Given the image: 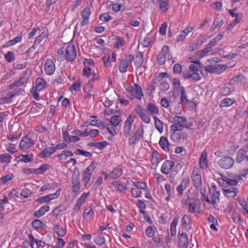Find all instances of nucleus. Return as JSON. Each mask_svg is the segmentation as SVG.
<instances>
[{"mask_svg": "<svg viewBox=\"0 0 248 248\" xmlns=\"http://www.w3.org/2000/svg\"><path fill=\"white\" fill-rule=\"evenodd\" d=\"M219 175L220 177H218V183L221 186L224 194L228 197H235L237 195L238 190L236 188L232 186L237 185V180L233 179L232 177H228L222 173Z\"/></svg>", "mask_w": 248, "mask_h": 248, "instance_id": "1", "label": "nucleus"}, {"mask_svg": "<svg viewBox=\"0 0 248 248\" xmlns=\"http://www.w3.org/2000/svg\"><path fill=\"white\" fill-rule=\"evenodd\" d=\"M127 96L131 99L135 98L141 100L143 96L141 87L137 83H135L134 86L128 85L126 88Z\"/></svg>", "mask_w": 248, "mask_h": 248, "instance_id": "2", "label": "nucleus"}, {"mask_svg": "<svg viewBox=\"0 0 248 248\" xmlns=\"http://www.w3.org/2000/svg\"><path fill=\"white\" fill-rule=\"evenodd\" d=\"M167 59L168 61H171L172 63L174 62L169 46H164L157 55L156 60L158 63L161 65L165 63Z\"/></svg>", "mask_w": 248, "mask_h": 248, "instance_id": "3", "label": "nucleus"}, {"mask_svg": "<svg viewBox=\"0 0 248 248\" xmlns=\"http://www.w3.org/2000/svg\"><path fill=\"white\" fill-rule=\"evenodd\" d=\"M144 129L141 127H139L133 135L129 136L128 143L130 145H134L137 144L139 141L143 139Z\"/></svg>", "mask_w": 248, "mask_h": 248, "instance_id": "4", "label": "nucleus"}, {"mask_svg": "<svg viewBox=\"0 0 248 248\" xmlns=\"http://www.w3.org/2000/svg\"><path fill=\"white\" fill-rule=\"evenodd\" d=\"M79 170L77 168H75L72 177V192L74 193H78L80 188L79 182Z\"/></svg>", "mask_w": 248, "mask_h": 248, "instance_id": "5", "label": "nucleus"}, {"mask_svg": "<svg viewBox=\"0 0 248 248\" xmlns=\"http://www.w3.org/2000/svg\"><path fill=\"white\" fill-rule=\"evenodd\" d=\"M96 167V163L92 162L83 171V182L84 186L86 187L91 179V176Z\"/></svg>", "mask_w": 248, "mask_h": 248, "instance_id": "6", "label": "nucleus"}, {"mask_svg": "<svg viewBox=\"0 0 248 248\" xmlns=\"http://www.w3.org/2000/svg\"><path fill=\"white\" fill-rule=\"evenodd\" d=\"M188 211L189 213L198 215L202 213L201 203L199 200L193 199L189 203Z\"/></svg>", "mask_w": 248, "mask_h": 248, "instance_id": "7", "label": "nucleus"}, {"mask_svg": "<svg viewBox=\"0 0 248 248\" xmlns=\"http://www.w3.org/2000/svg\"><path fill=\"white\" fill-rule=\"evenodd\" d=\"M134 59L132 54H129L125 57L120 62L119 69L121 73H125L127 71L128 67L131 64Z\"/></svg>", "mask_w": 248, "mask_h": 248, "instance_id": "8", "label": "nucleus"}, {"mask_svg": "<svg viewBox=\"0 0 248 248\" xmlns=\"http://www.w3.org/2000/svg\"><path fill=\"white\" fill-rule=\"evenodd\" d=\"M135 111L138 114L141 120L146 124H149L151 121L150 114L140 105H137L135 107Z\"/></svg>", "mask_w": 248, "mask_h": 248, "instance_id": "9", "label": "nucleus"}, {"mask_svg": "<svg viewBox=\"0 0 248 248\" xmlns=\"http://www.w3.org/2000/svg\"><path fill=\"white\" fill-rule=\"evenodd\" d=\"M191 178L194 187L196 189H201V187H202V179L200 170L198 169H194Z\"/></svg>", "mask_w": 248, "mask_h": 248, "instance_id": "10", "label": "nucleus"}, {"mask_svg": "<svg viewBox=\"0 0 248 248\" xmlns=\"http://www.w3.org/2000/svg\"><path fill=\"white\" fill-rule=\"evenodd\" d=\"M135 116L130 114L124 122L123 130V134L126 137L130 135L132 126L135 121Z\"/></svg>", "mask_w": 248, "mask_h": 248, "instance_id": "11", "label": "nucleus"}, {"mask_svg": "<svg viewBox=\"0 0 248 248\" xmlns=\"http://www.w3.org/2000/svg\"><path fill=\"white\" fill-rule=\"evenodd\" d=\"M173 119L174 123H177L179 125H182L183 128L189 129L193 125V123L188 122L186 118L185 117L175 116Z\"/></svg>", "mask_w": 248, "mask_h": 248, "instance_id": "12", "label": "nucleus"}, {"mask_svg": "<svg viewBox=\"0 0 248 248\" xmlns=\"http://www.w3.org/2000/svg\"><path fill=\"white\" fill-rule=\"evenodd\" d=\"M34 144L32 140L30 139L28 136H24L19 142V148L21 151H25L32 147Z\"/></svg>", "mask_w": 248, "mask_h": 248, "instance_id": "13", "label": "nucleus"}, {"mask_svg": "<svg viewBox=\"0 0 248 248\" xmlns=\"http://www.w3.org/2000/svg\"><path fill=\"white\" fill-rule=\"evenodd\" d=\"M65 49L66 60L69 61L74 60L77 57V51L73 45H68Z\"/></svg>", "mask_w": 248, "mask_h": 248, "instance_id": "14", "label": "nucleus"}, {"mask_svg": "<svg viewBox=\"0 0 248 248\" xmlns=\"http://www.w3.org/2000/svg\"><path fill=\"white\" fill-rule=\"evenodd\" d=\"M234 163V161L232 158L227 156L220 159L219 161L218 164L221 168L228 169L233 165Z\"/></svg>", "mask_w": 248, "mask_h": 248, "instance_id": "15", "label": "nucleus"}, {"mask_svg": "<svg viewBox=\"0 0 248 248\" xmlns=\"http://www.w3.org/2000/svg\"><path fill=\"white\" fill-rule=\"evenodd\" d=\"M178 245L179 248H187L189 240L187 235L183 232L178 236Z\"/></svg>", "mask_w": 248, "mask_h": 248, "instance_id": "16", "label": "nucleus"}, {"mask_svg": "<svg viewBox=\"0 0 248 248\" xmlns=\"http://www.w3.org/2000/svg\"><path fill=\"white\" fill-rule=\"evenodd\" d=\"M237 10L236 8L229 10V13L232 17H235V19L231 22V24L228 25L227 29H231L236 24L239 23L241 20V17H239V14L236 13Z\"/></svg>", "mask_w": 248, "mask_h": 248, "instance_id": "17", "label": "nucleus"}, {"mask_svg": "<svg viewBox=\"0 0 248 248\" xmlns=\"http://www.w3.org/2000/svg\"><path fill=\"white\" fill-rule=\"evenodd\" d=\"M44 70L47 75H52L55 70V66L53 62L49 59H46L44 64Z\"/></svg>", "mask_w": 248, "mask_h": 248, "instance_id": "18", "label": "nucleus"}, {"mask_svg": "<svg viewBox=\"0 0 248 248\" xmlns=\"http://www.w3.org/2000/svg\"><path fill=\"white\" fill-rule=\"evenodd\" d=\"M174 166L172 161L166 160L162 164L161 168V171L165 174H169Z\"/></svg>", "mask_w": 248, "mask_h": 248, "instance_id": "19", "label": "nucleus"}, {"mask_svg": "<svg viewBox=\"0 0 248 248\" xmlns=\"http://www.w3.org/2000/svg\"><path fill=\"white\" fill-rule=\"evenodd\" d=\"M217 59L213 58L208 60L205 67V70L210 73H214L217 69Z\"/></svg>", "mask_w": 248, "mask_h": 248, "instance_id": "20", "label": "nucleus"}, {"mask_svg": "<svg viewBox=\"0 0 248 248\" xmlns=\"http://www.w3.org/2000/svg\"><path fill=\"white\" fill-rule=\"evenodd\" d=\"M91 10L88 7H85L81 13L82 19L80 22V25L84 26L89 23L90 16L91 15Z\"/></svg>", "mask_w": 248, "mask_h": 248, "instance_id": "21", "label": "nucleus"}, {"mask_svg": "<svg viewBox=\"0 0 248 248\" xmlns=\"http://www.w3.org/2000/svg\"><path fill=\"white\" fill-rule=\"evenodd\" d=\"M152 2L155 4H159L160 10L165 13L166 12L169 8V0H152Z\"/></svg>", "mask_w": 248, "mask_h": 248, "instance_id": "22", "label": "nucleus"}, {"mask_svg": "<svg viewBox=\"0 0 248 248\" xmlns=\"http://www.w3.org/2000/svg\"><path fill=\"white\" fill-rule=\"evenodd\" d=\"M149 114L154 116L155 115H159V110L157 107L153 103H149L146 107V110Z\"/></svg>", "mask_w": 248, "mask_h": 248, "instance_id": "23", "label": "nucleus"}, {"mask_svg": "<svg viewBox=\"0 0 248 248\" xmlns=\"http://www.w3.org/2000/svg\"><path fill=\"white\" fill-rule=\"evenodd\" d=\"M94 211L92 208L90 206H87L85 208L83 213V217L84 219L91 220L94 216Z\"/></svg>", "mask_w": 248, "mask_h": 248, "instance_id": "24", "label": "nucleus"}, {"mask_svg": "<svg viewBox=\"0 0 248 248\" xmlns=\"http://www.w3.org/2000/svg\"><path fill=\"white\" fill-rule=\"evenodd\" d=\"M28 238L31 241V248H33V244L35 243L36 245L37 248L39 247L44 248L46 245V243L41 240H38L35 239L32 234H29L28 235Z\"/></svg>", "mask_w": 248, "mask_h": 248, "instance_id": "25", "label": "nucleus"}, {"mask_svg": "<svg viewBox=\"0 0 248 248\" xmlns=\"http://www.w3.org/2000/svg\"><path fill=\"white\" fill-rule=\"evenodd\" d=\"M200 166L203 169H206L208 166V160L207 159V153L203 151L202 152L200 159Z\"/></svg>", "mask_w": 248, "mask_h": 248, "instance_id": "26", "label": "nucleus"}, {"mask_svg": "<svg viewBox=\"0 0 248 248\" xmlns=\"http://www.w3.org/2000/svg\"><path fill=\"white\" fill-rule=\"evenodd\" d=\"M27 82V78L26 77L22 76L19 79L9 85V89H12L14 87H19L23 85Z\"/></svg>", "mask_w": 248, "mask_h": 248, "instance_id": "27", "label": "nucleus"}, {"mask_svg": "<svg viewBox=\"0 0 248 248\" xmlns=\"http://www.w3.org/2000/svg\"><path fill=\"white\" fill-rule=\"evenodd\" d=\"M55 152V149H54V147H46L42 151L39 155V156L41 157H47L50 156Z\"/></svg>", "mask_w": 248, "mask_h": 248, "instance_id": "28", "label": "nucleus"}, {"mask_svg": "<svg viewBox=\"0 0 248 248\" xmlns=\"http://www.w3.org/2000/svg\"><path fill=\"white\" fill-rule=\"evenodd\" d=\"M216 186L213 184L209 189V194H210V198L211 199L212 203L213 205L216 204V199H217V191H216Z\"/></svg>", "mask_w": 248, "mask_h": 248, "instance_id": "29", "label": "nucleus"}, {"mask_svg": "<svg viewBox=\"0 0 248 248\" xmlns=\"http://www.w3.org/2000/svg\"><path fill=\"white\" fill-rule=\"evenodd\" d=\"M49 209L50 207L48 205L42 206L38 210L34 212V215L37 217H39L44 215L46 212H48L49 210Z\"/></svg>", "mask_w": 248, "mask_h": 248, "instance_id": "30", "label": "nucleus"}, {"mask_svg": "<svg viewBox=\"0 0 248 248\" xmlns=\"http://www.w3.org/2000/svg\"><path fill=\"white\" fill-rule=\"evenodd\" d=\"M179 221V217H175L170 223V233L172 236H174L176 233V226L177 225Z\"/></svg>", "mask_w": 248, "mask_h": 248, "instance_id": "31", "label": "nucleus"}, {"mask_svg": "<svg viewBox=\"0 0 248 248\" xmlns=\"http://www.w3.org/2000/svg\"><path fill=\"white\" fill-rule=\"evenodd\" d=\"M190 219L187 215H185L182 218V225L186 231H188L191 229L190 225Z\"/></svg>", "mask_w": 248, "mask_h": 248, "instance_id": "32", "label": "nucleus"}, {"mask_svg": "<svg viewBox=\"0 0 248 248\" xmlns=\"http://www.w3.org/2000/svg\"><path fill=\"white\" fill-rule=\"evenodd\" d=\"M121 121L120 115H115L109 119L110 125L113 127L117 126Z\"/></svg>", "mask_w": 248, "mask_h": 248, "instance_id": "33", "label": "nucleus"}, {"mask_svg": "<svg viewBox=\"0 0 248 248\" xmlns=\"http://www.w3.org/2000/svg\"><path fill=\"white\" fill-rule=\"evenodd\" d=\"M153 118L155 120V128L160 133H162L164 130L163 123L156 116H154Z\"/></svg>", "mask_w": 248, "mask_h": 248, "instance_id": "34", "label": "nucleus"}, {"mask_svg": "<svg viewBox=\"0 0 248 248\" xmlns=\"http://www.w3.org/2000/svg\"><path fill=\"white\" fill-rule=\"evenodd\" d=\"M49 169V165L47 164L41 165L39 168L35 169L34 172L36 174H41L44 173L46 170Z\"/></svg>", "mask_w": 248, "mask_h": 248, "instance_id": "35", "label": "nucleus"}, {"mask_svg": "<svg viewBox=\"0 0 248 248\" xmlns=\"http://www.w3.org/2000/svg\"><path fill=\"white\" fill-rule=\"evenodd\" d=\"M181 102L182 105H186L188 103V99L186 92L184 87H181V94L180 96Z\"/></svg>", "mask_w": 248, "mask_h": 248, "instance_id": "36", "label": "nucleus"}, {"mask_svg": "<svg viewBox=\"0 0 248 248\" xmlns=\"http://www.w3.org/2000/svg\"><path fill=\"white\" fill-rule=\"evenodd\" d=\"M54 230L60 237H63L66 234V230L59 225H55L54 226Z\"/></svg>", "mask_w": 248, "mask_h": 248, "instance_id": "37", "label": "nucleus"}, {"mask_svg": "<svg viewBox=\"0 0 248 248\" xmlns=\"http://www.w3.org/2000/svg\"><path fill=\"white\" fill-rule=\"evenodd\" d=\"M159 144L161 147L165 151L169 150V142L168 140L165 137H161L159 140Z\"/></svg>", "mask_w": 248, "mask_h": 248, "instance_id": "38", "label": "nucleus"}, {"mask_svg": "<svg viewBox=\"0 0 248 248\" xmlns=\"http://www.w3.org/2000/svg\"><path fill=\"white\" fill-rule=\"evenodd\" d=\"M36 89L38 91L42 90L46 85L45 80L42 78H37L35 81Z\"/></svg>", "mask_w": 248, "mask_h": 248, "instance_id": "39", "label": "nucleus"}, {"mask_svg": "<svg viewBox=\"0 0 248 248\" xmlns=\"http://www.w3.org/2000/svg\"><path fill=\"white\" fill-rule=\"evenodd\" d=\"M73 154L68 150H64L62 151L61 154L58 155V157L62 160H66L69 156H72Z\"/></svg>", "mask_w": 248, "mask_h": 248, "instance_id": "40", "label": "nucleus"}, {"mask_svg": "<svg viewBox=\"0 0 248 248\" xmlns=\"http://www.w3.org/2000/svg\"><path fill=\"white\" fill-rule=\"evenodd\" d=\"M57 59L59 61H62L66 60L65 49L62 47L58 50Z\"/></svg>", "mask_w": 248, "mask_h": 248, "instance_id": "41", "label": "nucleus"}, {"mask_svg": "<svg viewBox=\"0 0 248 248\" xmlns=\"http://www.w3.org/2000/svg\"><path fill=\"white\" fill-rule=\"evenodd\" d=\"M234 102V101L232 100L231 98H226L221 101L219 106L221 108L228 107L232 105Z\"/></svg>", "mask_w": 248, "mask_h": 248, "instance_id": "42", "label": "nucleus"}, {"mask_svg": "<svg viewBox=\"0 0 248 248\" xmlns=\"http://www.w3.org/2000/svg\"><path fill=\"white\" fill-rule=\"evenodd\" d=\"M125 42L123 38L119 36L116 37V41L114 43V47L119 48L125 45Z\"/></svg>", "mask_w": 248, "mask_h": 248, "instance_id": "43", "label": "nucleus"}, {"mask_svg": "<svg viewBox=\"0 0 248 248\" xmlns=\"http://www.w3.org/2000/svg\"><path fill=\"white\" fill-rule=\"evenodd\" d=\"M12 156L7 154H3L0 155V163H6L7 164L11 162Z\"/></svg>", "mask_w": 248, "mask_h": 248, "instance_id": "44", "label": "nucleus"}, {"mask_svg": "<svg viewBox=\"0 0 248 248\" xmlns=\"http://www.w3.org/2000/svg\"><path fill=\"white\" fill-rule=\"evenodd\" d=\"M18 158L19 160L25 163L31 162L33 160L32 155H20Z\"/></svg>", "mask_w": 248, "mask_h": 248, "instance_id": "45", "label": "nucleus"}, {"mask_svg": "<svg viewBox=\"0 0 248 248\" xmlns=\"http://www.w3.org/2000/svg\"><path fill=\"white\" fill-rule=\"evenodd\" d=\"M122 174V170L120 168H116L113 170L109 175V177H111L113 179H116L120 176Z\"/></svg>", "mask_w": 248, "mask_h": 248, "instance_id": "46", "label": "nucleus"}, {"mask_svg": "<svg viewBox=\"0 0 248 248\" xmlns=\"http://www.w3.org/2000/svg\"><path fill=\"white\" fill-rule=\"evenodd\" d=\"M239 175H235L234 177L232 176V179L238 181L242 179L241 176L245 177L247 176L248 174V168H244L241 170L239 171Z\"/></svg>", "mask_w": 248, "mask_h": 248, "instance_id": "47", "label": "nucleus"}, {"mask_svg": "<svg viewBox=\"0 0 248 248\" xmlns=\"http://www.w3.org/2000/svg\"><path fill=\"white\" fill-rule=\"evenodd\" d=\"M152 163L153 165H157L160 158V155L157 151H154L152 155Z\"/></svg>", "mask_w": 248, "mask_h": 248, "instance_id": "48", "label": "nucleus"}, {"mask_svg": "<svg viewBox=\"0 0 248 248\" xmlns=\"http://www.w3.org/2000/svg\"><path fill=\"white\" fill-rule=\"evenodd\" d=\"M244 152L242 150L240 149L237 153L236 157V161L238 163H240L243 160L245 159L246 155H245Z\"/></svg>", "mask_w": 248, "mask_h": 248, "instance_id": "49", "label": "nucleus"}, {"mask_svg": "<svg viewBox=\"0 0 248 248\" xmlns=\"http://www.w3.org/2000/svg\"><path fill=\"white\" fill-rule=\"evenodd\" d=\"M133 185L138 189L146 190L147 189V186L145 183L142 182H133Z\"/></svg>", "mask_w": 248, "mask_h": 248, "instance_id": "50", "label": "nucleus"}, {"mask_svg": "<svg viewBox=\"0 0 248 248\" xmlns=\"http://www.w3.org/2000/svg\"><path fill=\"white\" fill-rule=\"evenodd\" d=\"M57 187V185L55 183H46L41 188L40 191H44L47 189L54 188Z\"/></svg>", "mask_w": 248, "mask_h": 248, "instance_id": "51", "label": "nucleus"}, {"mask_svg": "<svg viewBox=\"0 0 248 248\" xmlns=\"http://www.w3.org/2000/svg\"><path fill=\"white\" fill-rule=\"evenodd\" d=\"M31 224L32 228L37 230L43 227V223L41 220L36 219L32 222Z\"/></svg>", "mask_w": 248, "mask_h": 248, "instance_id": "52", "label": "nucleus"}, {"mask_svg": "<svg viewBox=\"0 0 248 248\" xmlns=\"http://www.w3.org/2000/svg\"><path fill=\"white\" fill-rule=\"evenodd\" d=\"M47 36L46 32H42L39 35L36 37L34 41V45H38Z\"/></svg>", "mask_w": 248, "mask_h": 248, "instance_id": "53", "label": "nucleus"}, {"mask_svg": "<svg viewBox=\"0 0 248 248\" xmlns=\"http://www.w3.org/2000/svg\"><path fill=\"white\" fill-rule=\"evenodd\" d=\"M90 125L98 127H104L105 126V123L99 120H92L90 122Z\"/></svg>", "mask_w": 248, "mask_h": 248, "instance_id": "54", "label": "nucleus"}, {"mask_svg": "<svg viewBox=\"0 0 248 248\" xmlns=\"http://www.w3.org/2000/svg\"><path fill=\"white\" fill-rule=\"evenodd\" d=\"M4 58L8 62H10L14 61L15 54L13 51H8L5 54Z\"/></svg>", "mask_w": 248, "mask_h": 248, "instance_id": "55", "label": "nucleus"}, {"mask_svg": "<svg viewBox=\"0 0 248 248\" xmlns=\"http://www.w3.org/2000/svg\"><path fill=\"white\" fill-rule=\"evenodd\" d=\"M74 153L76 155H83L85 157H91L92 155L91 153L85 151L80 149H77L75 150Z\"/></svg>", "mask_w": 248, "mask_h": 248, "instance_id": "56", "label": "nucleus"}, {"mask_svg": "<svg viewBox=\"0 0 248 248\" xmlns=\"http://www.w3.org/2000/svg\"><path fill=\"white\" fill-rule=\"evenodd\" d=\"M104 127L106 128L107 129L108 132L112 136H114L116 135L117 132L114 129L115 127H113L111 125L110 126V124H105V126Z\"/></svg>", "mask_w": 248, "mask_h": 248, "instance_id": "57", "label": "nucleus"}, {"mask_svg": "<svg viewBox=\"0 0 248 248\" xmlns=\"http://www.w3.org/2000/svg\"><path fill=\"white\" fill-rule=\"evenodd\" d=\"M155 228L154 226H149L146 230V235L148 237H152L154 236Z\"/></svg>", "mask_w": 248, "mask_h": 248, "instance_id": "58", "label": "nucleus"}, {"mask_svg": "<svg viewBox=\"0 0 248 248\" xmlns=\"http://www.w3.org/2000/svg\"><path fill=\"white\" fill-rule=\"evenodd\" d=\"M160 82V89L162 92H166L170 88V84L167 82L162 80Z\"/></svg>", "mask_w": 248, "mask_h": 248, "instance_id": "59", "label": "nucleus"}, {"mask_svg": "<svg viewBox=\"0 0 248 248\" xmlns=\"http://www.w3.org/2000/svg\"><path fill=\"white\" fill-rule=\"evenodd\" d=\"M198 190L201 191V193L203 197V199L205 200V201L209 203H212L211 199L210 198V194H209V196H206V191L205 189L203 190L201 188V189H197Z\"/></svg>", "mask_w": 248, "mask_h": 248, "instance_id": "60", "label": "nucleus"}, {"mask_svg": "<svg viewBox=\"0 0 248 248\" xmlns=\"http://www.w3.org/2000/svg\"><path fill=\"white\" fill-rule=\"evenodd\" d=\"M94 242L97 245L101 246L105 243V240L103 237L100 235H97L94 238Z\"/></svg>", "mask_w": 248, "mask_h": 248, "instance_id": "61", "label": "nucleus"}, {"mask_svg": "<svg viewBox=\"0 0 248 248\" xmlns=\"http://www.w3.org/2000/svg\"><path fill=\"white\" fill-rule=\"evenodd\" d=\"M88 195L89 193H82L81 196L78 199L77 202L82 205L83 203L85 202Z\"/></svg>", "mask_w": 248, "mask_h": 248, "instance_id": "62", "label": "nucleus"}, {"mask_svg": "<svg viewBox=\"0 0 248 248\" xmlns=\"http://www.w3.org/2000/svg\"><path fill=\"white\" fill-rule=\"evenodd\" d=\"M61 190V188H60L56 190V192L47 195L49 198V199H50V201L59 197L60 195Z\"/></svg>", "mask_w": 248, "mask_h": 248, "instance_id": "63", "label": "nucleus"}, {"mask_svg": "<svg viewBox=\"0 0 248 248\" xmlns=\"http://www.w3.org/2000/svg\"><path fill=\"white\" fill-rule=\"evenodd\" d=\"M31 194L32 192L30 190L27 188H25L22 190L20 193V196L23 197L24 198H27L30 197Z\"/></svg>", "mask_w": 248, "mask_h": 248, "instance_id": "64", "label": "nucleus"}]
</instances>
